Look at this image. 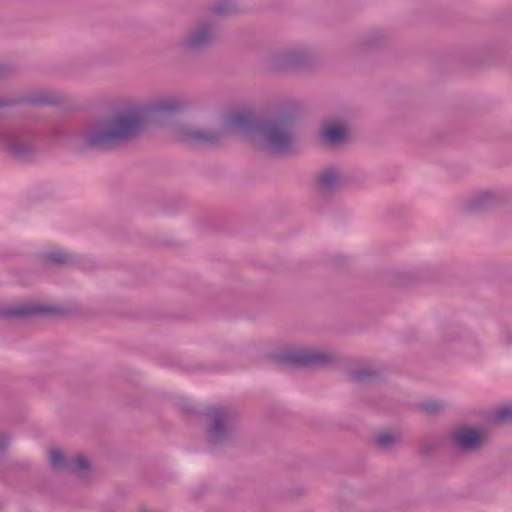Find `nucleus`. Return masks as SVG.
<instances>
[{
  "mask_svg": "<svg viewBox=\"0 0 512 512\" xmlns=\"http://www.w3.org/2000/svg\"><path fill=\"white\" fill-rule=\"evenodd\" d=\"M31 312H32V310H21V311H16L15 313L16 314L24 315V314H29Z\"/></svg>",
  "mask_w": 512,
  "mask_h": 512,
  "instance_id": "nucleus-15",
  "label": "nucleus"
},
{
  "mask_svg": "<svg viewBox=\"0 0 512 512\" xmlns=\"http://www.w3.org/2000/svg\"><path fill=\"white\" fill-rule=\"evenodd\" d=\"M185 138L189 140H201V141H212L213 137L200 131H185Z\"/></svg>",
  "mask_w": 512,
  "mask_h": 512,
  "instance_id": "nucleus-9",
  "label": "nucleus"
},
{
  "mask_svg": "<svg viewBox=\"0 0 512 512\" xmlns=\"http://www.w3.org/2000/svg\"><path fill=\"white\" fill-rule=\"evenodd\" d=\"M394 441V436L389 432L381 433L377 436V442L381 446H387Z\"/></svg>",
  "mask_w": 512,
  "mask_h": 512,
  "instance_id": "nucleus-12",
  "label": "nucleus"
},
{
  "mask_svg": "<svg viewBox=\"0 0 512 512\" xmlns=\"http://www.w3.org/2000/svg\"><path fill=\"white\" fill-rule=\"evenodd\" d=\"M49 460L55 468H59L64 462V457L60 450L53 449L49 453Z\"/></svg>",
  "mask_w": 512,
  "mask_h": 512,
  "instance_id": "nucleus-10",
  "label": "nucleus"
},
{
  "mask_svg": "<svg viewBox=\"0 0 512 512\" xmlns=\"http://www.w3.org/2000/svg\"><path fill=\"white\" fill-rule=\"evenodd\" d=\"M284 362L297 365H317L327 362V356L319 351L304 350L285 354L281 357Z\"/></svg>",
  "mask_w": 512,
  "mask_h": 512,
  "instance_id": "nucleus-4",
  "label": "nucleus"
},
{
  "mask_svg": "<svg viewBox=\"0 0 512 512\" xmlns=\"http://www.w3.org/2000/svg\"><path fill=\"white\" fill-rule=\"evenodd\" d=\"M322 136L327 143L336 145L348 138V130L343 124L328 123L322 129Z\"/></svg>",
  "mask_w": 512,
  "mask_h": 512,
  "instance_id": "nucleus-5",
  "label": "nucleus"
},
{
  "mask_svg": "<svg viewBox=\"0 0 512 512\" xmlns=\"http://www.w3.org/2000/svg\"><path fill=\"white\" fill-rule=\"evenodd\" d=\"M5 445V440L0 437V448Z\"/></svg>",
  "mask_w": 512,
  "mask_h": 512,
  "instance_id": "nucleus-16",
  "label": "nucleus"
},
{
  "mask_svg": "<svg viewBox=\"0 0 512 512\" xmlns=\"http://www.w3.org/2000/svg\"><path fill=\"white\" fill-rule=\"evenodd\" d=\"M169 104L151 108L133 106L118 111L112 117L98 123L86 135L90 145L106 146L135 136L143 127L146 116L158 110H172Z\"/></svg>",
  "mask_w": 512,
  "mask_h": 512,
  "instance_id": "nucleus-1",
  "label": "nucleus"
},
{
  "mask_svg": "<svg viewBox=\"0 0 512 512\" xmlns=\"http://www.w3.org/2000/svg\"><path fill=\"white\" fill-rule=\"evenodd\" d=\"M208 36L209 34L206 30H199L189 37L188 44L190 46L201 44L208 39Z\"/></svg>",
  "mask_w": 512,
  "mask_h": 512,
  "instance_id": "nucleus-8",
  "label": "nucleus"
},
{
  "mask_svg": "<svg viewBox=\"0 0 512 512\" xmlns=\"http://www.w3.org/2000/svg\"><path fill=\"white\" fill-rule=\"evenodd\" d=\"M453 438L460 448L475 449L484 443L486 435L478 429L462 427L454 432Z\"/></svg>",
  "mask_w": 512,
  "mask_h": 512,
  "instance_id": "nucleus-3",
  "label": "nucleus"
},
{
  "mask_svg": "<svg viewBox=\"0 0 512 512\" xmlns=\"http://www.w3.org/2000/svg\"><path fill=\"white\" fill-rule=\"evenodd\" d=\"M493 421H506L512 419V405H504L496 409L493 413Z\"/></svg>",
  "mask_w": 512,
  "mask_h": 512,
  "instance_id": "nucleus-7",
  "label": "nucleus"
},
{
  "mask_svg": "<svg viewBox=\"0 0 512 512\" xmlns=\"http://www.w3.org/2000/svg\"><path fill=\"white\" fill-rule=\"evenodd\" d=\"M76 464H77V468L79 470H83V469H85L87 467L88 462H87V460L84 457L80 456V457L77 458Z\"/></svg>",
  "mask_w": 512,
  "mask_h": 512,
  "instance_id": "nucleus-13",
  "label": "nucleus"
},
{
  "mask_svg": "<svg viewBox=\"0 0 512 512\" xmlns=\"http://www.w3.org/2000/svg\"><path fill=\"white\" fill-rule=\"evenodd\" d=\"M223 428H224V425L222 423V420L219 418L215 419V422L211 429V437L214 439L220 438Z\"/></svg>",
  "mask_w": 512,
  "mask_h": 512,
  "instance_id": "nucleus-11",
  "label": "nucleus"
},
{
  "mask_svg": "<svg viewBox=\"0 0 512 512\" xmlns=\"http://www.w3.org/2000/svg\"><path fill=\"white\" fill-rule=\"evenodd\" d=\"M338 180V173L334 169L323 171L319 177V183L324 188L332 187Z\"/></svg>",
  "mask_w": 512,
  "mask_h": 512,
  "instance_id": "nucleus-6",
  "label": "nucleus"
},
{
  "mask_svg": "<svg viewBox=\"0 0 512 512\" xmlns=\"http://www.w3.org/2000/svg\"><path fill=\"white\" fill-rule=\"evenodd\" d=\"M66 258L67 257L64 254H61V255L53 257V260L56 262H64V261H66Z\"/></svg>",
  "mask_w": 512,
  "mask_h": 512,
  "instance_id": "nucleus-14",
  "label": "nucleus"
},
{
  "mask_svg": "<svg viewBox=\"0 0 512 512\" xmlns=\"http://www.w3.org/2000/svg\"><path fill=\"white\" fill-rule=\"evenodd\" d=\"M224 126L227 130L243 133L248 139L273 152H286L293 142L288 122L283 119L257 126L249 116L236 114L228 116Z\"/></svg>",
  "mask_w": 512,
  "mask_h": 512,
  "instance_id": "nucleus-2",
  "label": "nucleus"
}]
</instances>
